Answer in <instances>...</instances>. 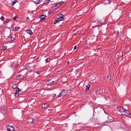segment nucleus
Instances as JSON below:
<instances>
[{"label": "nucleus", "instance_id": "nucleus-15", "mask_svg": "<svg viewBox=\"0 0 131 131\" xmlns=\"http://www.w3.org/2000/svg\"><path fill=\"white\" fill-rule=\"evenodd\" d=\"M48 82L49 83V84H53L54 82L53 81H52L51 80H49Z\"/></svg>", "mask_w": 131, "mask_h": 131}, {"label": "nucleus", "instance_id": "nucleus-8", "mask_svg": "<svg viewBox=\"0 0 131 131\" xmlns=\"http://www.w3.org/2000/svg\"><path fill=\"white\" fill-rule=\"evenodd\" d=\"M64 2L63 1H61L59 2L57 4H55V6L56 7H59Z\"/></svg>", "mask_w": 131, "mask_h": 131}, {"label": "nucleus", "instance_id": "nucleus-12", "mask_svg": "<svg viewBox=\"0 0 131 131\" xmlns=\"http://www.w3.org/2000/svg\"><path fill=\"white\" fill-rule=\"evenodd\" d=\"M46 17V16L44 15H42L40 17V19H42V20H43L44 19H45Z\"/></svg>", "mask_w": 131, "mask_h": 131}, {"label": "nucleus", "instance_id": "nucleus-14", "mask_svg": "<svg viewBox=\"0 0 131 131\" xmlns=\"http://www.w3.org/2000/svg\"><path fill=\"white\" fill-rule=\"evenodd\" d=\"M7 47L6 46L3 45L2 47V49L3 50H4L6 49Z\"/></svg>", "mask_w": 131, "mask_h": 131}, {"label": "nucleus", "instance_id": "nucleus-17", "mask_svg": "<svg viewBox=\"0 0 131 131\" xmlns=\"http://www.w3.org/2000/svg\"><path fill=\"white\" fill-rule=\"evenodd\" d=\"M16 92L15 93V94L16 96L17 97L18 95V94H19V93H18L17 90H16Z\"/></svg>", "mask_w": 131, "mask_h": 131}, {"label": "nucleus", "instance_id": "nucleus-11", "mask_svg": "<svg viewBox=\"0 0 131 131\" xmlns=\"http://www.w3.org/2000/svg\"><path fill=\"white\" fill-rule=\"evenodd\" d=\"M48 106V104L47 103H45L43 104V105H42V108H45L47 107Z\"/></svg>", "mask_w": 131, "mask_h": 131}, {"label": "nucleus", "instance_id": "nucleus-29", "mask_svg": "<svg viewBox=\"0 0 131 131\" xmlns=\"http://www.w3.org/2000/svg\"><path fill=\"white\" fill-rule=\"evenodd\" d=\"M17 92H18V93L20 91H21L20 90L19 88H17Z\"/></svg>", "mask_w": 131, "mask_h": 131}, {"label": "nucleus", "instance_id": "nucleus-26", "mask_svg": "<svg viewBox=\"0 0 131 131\" xmlns=\"http://www.w3.org/2000/svg\"><path fill=\"white\" fill-rule=\"evenodd\" d=\"M4 17L3 16H2L1 18H0V19L2 20H4Z\"/></svg>", "mask_w": 131, "mask_h": 131}, {"label": "nucleus", "instance_id": "nucleus-36", "mask_svg": "<svg viewBox=\"0 0 131 131\" xmlns=\"http://www.w3.org/2000/svg\"><path fill=\"white\" fill-rule=\"evenodd\" d=\"M69 61H68V64H69Z\"/></svg>", "mask_w": 131, "mask_h": 131}, {"label": "nucleus", "instance_id": "nucleus-35", "mask_svg": "<svg viewBox=\"0 0 131 131\" xmlns=\"http://www.w3.org/2000/svg\"><path fill=\"white\" fill-rule=\"evenodd\" d=\"M119 33V32L118 31H117V35H118V34Z\"/></svg>", "mask_w": 131, "mask_h": 131}, {"label": "nucleus", "instance_id": "nucleus-16", "mask_svg": "<svg viewBox=\"0 0 131 131\" xmlns=\"http://www.w3.org/2000/svg\"><path fill=\"white\" fill-rule=\"evenodd\" d=\"M90 87V86H89V85H87L86 86V88L85 90V91H87L89 89Z\"/></svg>", "mask_w": 131, "mask_h": 131}, {"label": "nucleus", "instance_id": "nucleus-24", "mask_svg": "<svg viewBox=\"0 0 131 131\" xmlns=\"http://www.w3.org/2000/svg\"><path fill=\"white\" fill-rule=\"evenodd\" d=\"M18 17L17 16H15L13 18V19L14 20H15Z\"/></svg>", "mask_w": 131, "mask_h": 131}, {"label": "nucleus", "instance_id": "nucleus-1", "mask_svg": "<svg viewBox=\"0 0 131 131\" xmlns=\"http://www.w3.org/2000/svg\"><path fill=\"white\" fill-rule=\"evenodd\" d=\"M122 115L123 116H125L131 118V114L129 111L126 110H125V111H124Z\"/></svg>", "mask_w": 131, "mask_h": 131}, {"label": "nucleus", "instance_id": "nucleus-20", "mask_svg": "<svg viewBox=\"0 0 131 131\" xmlns=\"http://www.w3.org/2000/svg\"><path fill=\"white\" fill-rule=\"evenodd\" d=\"M18 77L20 79H22L23 78V76L21 75H19Z\"/></svg>", "mask_w": 131, "mask_h": 131}, {"label": "nucleus", "instance_id": "nucleus-3", "mask_svg": "<svg viewBox=\"0 0 131 131\" xmlns=\"http://www.w3.org/2000/svg\"><path fill=\"white\" fill-rule=\"evenodd\" d=\"M64 20V18L63 17H61L57 18L54 21V24H55L58 22L62 20Z\"/></svg>", "mask_w": 131, "mask_h": 131}, {"label": "nucleus", "instance_id": "nucleus-7", "mask_svg": "<svg viewBox=\"0 0 131 131\" xmlns=\"http://www.w3.org/2000/svg\"><path fill=\"white\" fill-rule=\"evenodd\" d=\"M27 123H32L33 122V119L31 117H29L27 119Z\"/></svg>", "mask_w": 131, "mask_h": 131}, {"label": "nucleus", "instance_id": "nucleus-33", "mask_svg": "<svg viewBox=\"0 0 131 131\" xmlns=\"http://www.w3.org/2000/svg\"><path fill=\"white\" fill-rule=\"evenodd\" d=\"M76 46H74V50H75L76 49Z\"/></svg>", "mask_w": 131, "mask_h": 131}, {"label": "nucleus", "instance_id": "nucleus-6", "mask_svg": "<svg viewBox=\"0 0 131 131\" xmlns=\"http://www.w3.org/2000/svg\"><path fill=\"white\" fill-rule=\"evenodd\" d=\"M113 121V119H112V118L110 115H108L107 116V121L108 122H112Z\"/></svg>", "mask_w": 131, "mask_h": 131}, {"label": "nucleus", "instance_id": "nucleus-32", "mask_svg": "<svg viewBox=\"0 0 131 131\" xmlns=\"http://www.w3.org/2000/svg\"><path fill=\"white\" fill-rule=\"evenodd\" d=\"M26 20H29V18L28 17H27L26 18Z\"/></svg>", "mask_w": 131, "mask_h": 131}, {"label": "nucleus", "instance_id": "nucleus-18", "mask_svg": "<svg viewBox=\"0 0 131 131\" xmlns=\"http://www.w3.org/2000/svg\"><path fill=\"white\" fill-rule=\"evenodd\" d=\"M50 60V59L49 58H47L45 60L46 63H47Z\"/></svg>", "mask_w": 131, "mask_h": 131}, {"label": "nucleus", "instance_id": "nucleus-31", "mask_svg": "<svg viewBox=\"0 0 131 131\" xmlns=\"http://www.w3.org/2000/svg\"><path fill=\"white\" fill-rule=\"evenodd\" d=\"M46 1H47V2L48 3L50 1V0H46Z\"/></svg>", "mask_w": 131, "mask_h": 131}, {"label": "nucleus", "instance_id": "nucleus-10", "mask_svg": "<svg viewBox=\"0 0 131 131\" xmlns=\"http://www.w3.org/2000/svg\"><path fill=\"white\" fill-rule=\"evenodd\" d=\"M102 92V91H101L100 89H99V90H97L96 91V94L98 95L100 94Z\"/></svg>", "mask_w": 131, "mask_h": 131}, {"label": "nucleus", "instance_id": "nucleus-23", "mask_svg": "<svg viewBox=\"0 0 131 131\" xmlns=\"http://www.w3.org/2000/svg\"><path fill=\"white\" fill-rule=\"evenodd\" d=\"M10 21V20L8 19H7L5 21L4 23H7L8 22H9Z\"/></svg>", "mask_w": 131, "mask_h": 131}, {"label": "nucleus", "instance_id": "nucleus-19", "mask_svg": "<svg viewBox=\"0 0 131 131\" xmlns=\"http://www.w3.org/2000/svg\"><path fill=\"white\" fill-rule=\"evenodd\" d=\"M19 28H20L19 27H15V29H14V30H15L16 31H17L19 29Z\"/></svg>", "mask_w": 131, "mask_h": 131}, {"label": "nucleus", "instance_id": "nucleus-21", "mask_svg": "<svg viewBox=\"0 0 131 131\" xmlns=\"http://www.w3.org/2000/svg\"><path fill=\"white\" fill-rule=\"evenodd\" d=\"M25 68L26 70H29L30 68V67L29 66H27L25 67Z\"/></svg>", "mask_w": 131, "mask_h": 131}, {"label": "nucleus", "instance_id": "nucleus-28", "mask_svg": "<svg viewBox=\"0 0 131 131\" xmlns=\"http://www.w3.org/2000/svg\"><path fill=\"white\" fill-rule=\"evenodd\" d=\"M78 0H73V3H77V1H78Z\"/></svg>", "mask_w": 131, "mask_h": 131}, {"label": "nucleus", "instance_id": "nucleus-27", "mask_svg": "<svg viewBox=\"0 0 131 131\" xmlns=\"http://www.w3.org/2000/svg\"><path fill=\"white\" fill-rule=\"evenodd\" d=\"M41 73V72L40 71H38L36 72V73L37 74H39Z\"/></svg>", "mask_w": 131, "mask_h": 131}, {"label": "nucleus", "instance_id": "nucleus-30", "mask_svg": "<svg viewBox=\"0 0 131 131\" xmlns=\"http://www.w3.org/2000/svg\"><path fill=\"white\" fill-rule=\"evenodd\" d=\"M91 84V82H90L88 84V85H89V86H90V85Z\"/></svg>", "mask_w": 131, "mask_h": 131}, {"label": "nucleus", "instance_id": "nucleus-5", "mask_svg": "<svg viewBox=\"0 0 131 131\" xmlns=\"http://www.w3.org/2000/svg\"><path fill=\"white\" fill-rule=\"evenodd\" d=\"M7 129L8 131H14V129L12 126L8 125L7 127Z\"/></svg>", "mask_w": 131, "mask_h": 131}, {"label": "nucleus", "instance_id": "nucleus-4", "mask_svg": "<svg viewBox=\"0 0 131 131\" xmlns=\"http://www.w3.org/2000/svg\"><path fill=\"white\" fill-rule=\"evenodd\" d=\"M117 109L118 111L121 113L122 114L125 111V109L122 107H118L117 108Z\"/></svg>", "mask_w": 131, "mask_h": 131}, {"label": "nucleus", "instance_id": "nucleus-22", "mask_svg": "<svg viewBox=\"0 0 131 131\" xmlns=\"http://www.w3.org/2000/svg\"><path fill=\"white\" fill-rule=\"evenodd\" d=\"M17 2V1L16 0H15L14 1H13L12 4V5H14Z\"/></svg>", "mask_w": 131, "mask_h": 131}, {"label": "nucleus", "instance_id": "nucleus-2", "mask_svg": "<svg viewBox=\"0 0 131 131\" xmlns=\"http://www.w3.org/2000/svg\"><path fill=\"white\" fill-rule=\"evenodd\" d=\"M68 91L63 90H62L61 92L59 93V95L58 96V97H60L61 96L65 95L67 94L68 93Z\"/></svg>", "mask_w": 131, "mask_h": 131}, {"label": "nucleus", "instance_id": "nucleus-13", "mask_svg": "<svg viewBox=\"0 0 131 131\" xmlns=\"http://www.w3.org/2000/svg\"><path fill=\"white\" fill-rule=\"evenodd\" d=\"M42 0H38L34 2V3L36 4H39L41 2Z\"/></svg>", "mask_w": 131, "mask_h": 131}, {"label": "nucleus", "instance_id": "nucleus-9", "mask_svg": "<svg viewBox=\"0 0 131 131\" xmlns=\"http://www.w3.org/2000/svg\"><path fill=\"white\" fill-rule=\"evenodd\" d=\"M26 33L30 35H31L32 34V32L31 31V30L30 29L27 30L26 31Z\"/></svg>", "mask_w": 131, "mask_h": 131}, {"label": "nucleus", "instance_id": "nucleus-25", "mask_svg": "<svg viewBox=\"0 0 131 131\" xmlns=\"http://www.w3.org/2000/svg\"><path fill=\"white\" fill-rule=\"evenodd\" d=\"M16 84H14V85H13V88L14 89H15V88L16 87Z\"/></svg>", "mask_w": 131, "mask_h": 131}, {"label": "nucleus", "instance_id": "nucleus-34", "mask_svg": "<svg viewBox=\"0 0 131 131\" xmlns=\"http://www.w3.org/2000/svg\"><path fill=\"white\" fill-rule=\"evenodd\" d=\"M48 13H49V15L51 14V12H48Z\"/></svg>", "mask_w": 131, "mask_h": 131}]
</instances>
